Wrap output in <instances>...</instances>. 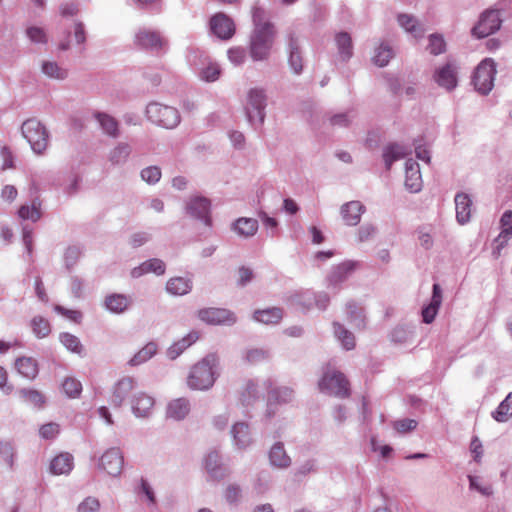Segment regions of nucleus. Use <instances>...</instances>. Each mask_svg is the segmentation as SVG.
Here are the masks:
<instances>
[{
  "mask_svg": "<svg viewBox=\"0 0 512 512\" xmlns=\"http://www.w3.org/2000/svg\"><path fill=\"white\" fill-rule=\"evenodd\" d=\"M264 11L260 8H254L253 20L255 22V29L251 37L250 53L254 60L265 59L272 46L274 31L269 23H260Z\"/></svg>",
  "mask_w": 512,
  "mask_h": 512,
  "instance_id": "f257e3e1",
  "label": "nucleus"
},
{
  "mask_svg": "<svg viewBox=\"0 0 512 512\" xmlns=\"http://www.w3.org/2000/svg\"><path fill=\"white\" fill-rule=\"evenodd\" d=\"M217 363L215 355H208L195 364L187 378V384L191 389L203 390L211 387L215 381L214 366Z\"/></svg>",
  "mask_w": 512,
  "mask_h": 512,
  "instance_id": "f03ea898",
  "label": "nucleus"
},
{
  "mask_svg": "<svg viewBox=\"0 0 512 512\" xmlns=\"http://www.w3.org/2000/svg\"><path fill=\"white\" fill-rule=\"evenodd\" d=\"M318 386L322 392L336 397L346 398L350 395V383L346 376L330 366L326 367Z\"/></svg>",
  "mask_w": 512,
  "mask_h": 512,
  "instance_id": "7ed1b4c3",
  "label": "nucleus"
},
{
  "mask_svg": "<svg viewBox=\"0 0 512 512\" xmlns=\"http://www.w3.org/2000/svg\"><path fill=\"white\" fill-rule=\"evenodd\" d=\"M21 132L36 154H42L46 150L49 137L48 131L40 121L35 118L24 121Z\"/></svg>",
  "mask_w": 512,
  "mask_h": 512,
  "instance_id": "20e7f679",
  "label": "nucleus"
},
{
  "mask_svg": "<svg viewBox=\"0 0 512 512\" xmlns=\"http://www.w3.org/2000/svg\"><path fill=\"white\" fill-rule=\"evenodd\" d=\"M149 120L164 128H173L180 122L177 109L160 103H150L146 108Z\"/></svg>",
  "mask_w": 512,
  "mask_h": 512,
  "instance_id": "39448f33",
  "label": "nucleus"
},
{
  "mask_svg": "<svg viewBox=\"0 0 512 512\" xmlns=\"http://www.w3.org/2000/svg\"><path fill=\"white\" fill-rule=\"evenodd\" d=\"M495 74L496 65L493 59L485 58L482 60L473 76L475 89L481 94H488L493 88Z\"/></svg>",
  "mask_w": 512,
  "mask_h": 512,
  "instance_id": "423d86ee",
  "label": "nucleus"
},
{
  "mask_svg": "<svg viewBox=\"0 0 512 512\" xmlns=\"http://www.w3.org/2000/svg\"><path fill=\"white\" fill-rule=\"evenodd\" d=\"M500 26L499 11L487 10L481 14L478 23L472 29V34L477 38H484L496 32Z\"/></svg>",
  "mask_w": 512,
  "mask_h": 512,
  "instance_id": "0eeeda50",
  "label": "nucleus"
},
{
  "mask_svg": "<svg viewBox=\"0 0 512 512\" xmlns=\"http://www.w3.org/2000/svg\"><path fill=\"white\" fill-rule=\"evenodd\" d=\"M266 97L262 90L252 89L248 94V101L246 105V113L250 122H259L260 124L264 121V109Z\"/></svg>",
  "mask_w": 512,
  "mask_h": 512,
  "instance_id": "6e6552de",
  "label": "nucleus"
},
{
  "mask_svg": "<svg viewBox=\"0 0 512 512\" xmlns=\"http://www.w3.org/2000/svg\"><path fill=\"white\" fill-rule=\"evenodd\" d=\"M198 317L211 325H231L236 322L233 312L224 308H204L198 311Z\"/></svg>",
  "mask_w": 512,
  "mask_h": 512,
  "instance_id": "1a4fd4ad",
  "label": "nucleus"
},
{
  "mask_svg": "<svg viewBox=\"0 0 512 512\" xmlns=\"http://www.w3.org/2000/svg\"><path fill=\"white\" fill-rule=\"evenodd\" d=\"M210 30L218 38L227 40L235 33V24L226 14L217 13L210 19Z\"/></svg>",
  "mask_w": 512,
  "mask_h": 512,
  "instance_id": "9d476101",
  "label": "nucleus"
},
{
  "mask_svg": "<svg viewBox=\"0 0 512 512\" xmlns=\"http://www.w3.org/2000/svg\"><path fill=\"white\" fill-rule=\"evenodd\" d=\"M123 456L118 448L107 450L100 459V467L111 476H118L123 468Z\"/></svg>",
  "mask_w": 512,
  "mask_h": 512,
  "instance_id": "9b49d317",
  "label": "nucleus"
},
{
  "mask_svg": "<svg viewBox=\"0 0 512 512\" xmlns=\"http://www.w3.org/2000/svg\"><path fill=\"white\" fill-rule=\"evenodd\" d=\"M435 82L447 91L453 90L457 86V68L452 63H446L438 68L434 73Z\"/></svg>",
  "mask_w": 512,
  "mask_h": 512,
  "instance_id": "f8f14e48",
  "label": "nucleus"
},
{
  "mask_svg": "<svg viewBox=\"0 0 512 512\" xmlns=\"http://www.w3.org/2000/svg\"><path fill=\"white\" fill-rule=\"evenodd\" d=\"M134 387L135 380L132 377L125 376L119 379L113 387L110 397L111 403L115 406H121Z\"/></svg>",
  "mask_w": 512,
  "mask_h": 512,
  "instance_id": "ddd939ff",
  "label": "nucleus"
},
{
  "mask_svg": "<svg viewBox=\"0 0 512 512\" xmlns=\"http://www.w3.org/2000/svg\"><path fill=\"white\" fill-rule=\"evenodd\" d=\"M365 212L364 205L359 201H350L343 204L340 208V214L344 223L348 226H356L362 214Z\"/></svg>",
  "mask_w": 512,
  "mask_h": 512,
  "instance_id": "4468645a",
  "label": "nucleus"
},
{
  "mask_svg": "<svg viewBox=\"0 0 512 512\" xmlns=\"http://www.w3.org/2000/svg\"><path fill=\"white\" fill-rule=\"evenodd\" d=\"M74 467V457L69 452L57 454L49 465V471L53 475H68Z\"/></svg>",
  "mask_w": 512,
  "mask_h": 512,
  "instance_id": "2eb2a0df",
  "label": "nucleus"
},
{
  "mask_svg": "<svg viewBox=\"0 0 512 512\" xmlns=\"http://www.w3.org/2000/svg\"><path fill=\"white\" fill-rule=\"evenodd\" d=\"M501 232L496 238V249L494 254L496 257L500 256L501 250L507 245L512 236V211H506L500 219Z\"/></svg>",
  "mask_w": 512,
  "mask_h": 512,
  "instance_id": "dca6fc26",
  "label": "nucleus"
},
{
  "mask_svg": "<svg viewBox=\"0 0 512 512\" xmlns=\"http://www.w3.org/2000/svg\"><path fill=\"white\" fill-rule=\"evenodd\" d=\"M405 186L411 192H418L422 188L419 164L413 160H408L405 164Z\"/></svg>",
  "mask_w": 512,
  "mask_h": 512,
  "instance_id": "f3484780",
  "label": "nucleus"
},
{
  "mask_svg": "<svg viewBox=\"0 0 512 512\" xmlns=\"http://www.w3.org/2000/svg\"><path fill=\"white\" fill-rule=\"evenodd\" d=\"M210 202L204 197H195L187 205L188 213L196 218L203 219L207 225L210 224Z\"/></svg>",
  "mask_w": 512,
  "mask_h": 512,
  "instance_id": "a211bd4d",
  "label": "nucleus"
},
{
  "mask_svg": "<svg viewBox=\"0 0 512 512\" xmlns=\"http://www.w3.org/2000/svg\"><path fill=\"white\" fill-rule=\"evenodd\" d=\"M136 44L143 49L159 50L165 42L157 32L141 30L136 35Z\"/></svg>",
  "mask_w": 512,
  "mask_h": 512,
  "instance_id": "6ab92c4d",
  "label": "nucleus"
},
{
  "mask_svg": "<svg viewBox=\"0 0 512 512\" xmlns=\"http://www.w3.org/2000/svg\"><path fill=\"white\" fill-rule=\"evenodd\" d=\"M154 403V398L145 392H138L131 401L133 412L140 417L148 416Z\"/></svg>",
  "mask_w": 512,
  "mask_h": 512,
  "instance_id": "aec40b11",
  "label": "nucleus"
},
{
  "mask_svg": "<svg viewBox=\"0 0 512 512\" xmlns=\"http://www.w3.org/2000/svg\"><path fill=\"white\" fill-rule=\"evenodd\" d=\"M472 200L465 193L455 196L456 218L460 224H466L471 218Z\"/></svg>",
  "mask_w": 512,
  "mask_h": 512,
  "instance_id": "412c9836",
  "label": "nucleus"
},
{
  "mask_svg": "<svg viewBox=\"0 0 512 512\" xmlns=\"http://www.w3.org/2000/svg\"><path fill=\"white\" fill-rule=\"evenodd\" d=\"M442 303V290L439 284L433 285L432 299L428 306L422 310L423 321L427 324L432 323L437 315L438 309Z\"/></svg>",
  "mask_w": 512,
  "mask_h": 512,
  "instance_id": "4be33fe9",
  "label": "nucleus"
},
{
  "mask_svg": "<svg viewBox=\"0 0 512 512\" xmlns=\"http://www.w3.org/2000/svg\"><path fill=\"white\" fill-rule=\"evenodd\" d=\"M153 272L157 275H162L165 272V264L162 260L153 258L143 262L140 266L135 267L131 271L132 277H140L145 273Z\"/></svg>",
  "mask_w": 512,
  "mask_h": 512,
  "instance_id": "5701e85b",
  "label": "nucleus"
},
{
  "mask_svg": "<svg viewBox=\"0 0 512 512\" xmlns=\"http://www.w3.org/2000/svg\"><path fill=\"white\" fill-rule=\"evenodd\" d=\"M253 318L263 324H278L283 318V310L278 307H272L262 310H256Z\"/></svg>",
  "mask_w": 512,
  "mask_h": 512,
  "instance_id": "b1692460",
  "label": "nucleus"
},
{
  "mask_svg": "<svg viewBox=\"0 0 512 512\" xmlns=\"http://www.w3.org/2000/svg\"><path fill=\"white\" fill-rule=\"evenodd\" d=\"M235 445L239 449L248 447L251 443L249 427L244 422H238L233 425L231 430Z\"/></svg>",
  "mask_w": 512,
  "mask_h": 512,
  "instance_id": "393cba45",
  "label": "nucleus"
},
{
  "mask_svg": "<svg viewBox=\"0 0 512 512\" xmlns=\"http://www.w3.org/2000/svg\"><path fill=\"white\" fill-rule=\"evenodd\" d=\"M270 463L278 468H287L291 464V458L287 455L283 444H274L269 452Z\"/></svg>",
  "mask_w": 512,
  "mask_h": 512,
  "instance_id": "a878e982",
  "label": "nucleus"
},
{
  "mask_svg": "<svg viewBox=\"0 0 512 512\" xmlns=\"http://www.w3.org/2000/svg\"><path fill=\"white\" fill-rule=\"evenodd\" d=\"M15 368L23 377L34 379L38 374V364L31 357H21L15 362Z\"/></svg>",
  "mask_w": 512,
  "mask_h": 512,
  "instance_id": "bb28decb",
  "label": "nucleus"
},
{
  "mask_svg": "<svg viewBox=\"0 0 512 512\" xmlns=\"http://www.w3.org/2000/svg\"><path fill=\"white\" fill-rule=\"evenodd\" d=\"M189 411V401L185 398H178L169 403L167 407V416L176 420H181L186 417Z\"/></svg>",
  "mask_w": 512,
  "mask_h": 512,
  "instance_id": "cd10ccee",
  "label": "nucleus"
},
{
  "mask_svg": "<svg viewBox=\"0 0 512 512\" xmlns=\"http://www.w3.org/2000/svg\"><path fill=\"white\" fill-rule=\"evenodd\" d=\"M233 230L242 237H251L258 230V222L253 218H239L233 224Z\"/></svg>",
  "mask_w": 512,
  "mask_h": 512,
  "instance_id": "c85d7f7f",
  "label": "nucleus"
},
{
  "mask_svg": "<svg viewBox=\"0 0 512 512\" xmlns=\"http://www.w3.org/2000/svg\"><path fill=\"white\" fill-rule=\"evenodd\" d=\"M130 305V299L123 294H111L105 298V307L113 313H122Z\"/></svg>",
  "mask_w": 512,
  "mask_h": 512,
  "instance_id": "c756f323",
  "label": "nucleus"
},
{
  "mask_svg": "<svg viewBox=\"0 0 512 512\" xmlns=\"http://www.w3.org/2000/svg\"><path fill=\"white\" fill-rule=\"evenodd\" d=\"M199 338V334L196 331H192L188 333L181 340L175 342L168 349V355L171 359H175L178 357L186 348L191 346L194 342H196Z\"/></svg>",
  "mask_w": 512,
  "mask_h": 512,
  "instance_id": "7c9ffc66",
  "label": "nucleus"
},
{
  "mask_svg": "<svg viewBox=\"0 0 512 512\" xmlns=\"http://www.w3.org/2000/svg\"><path fill=\"white\" fill-rule=\"evenodd\" d=\"M336 44L339 50L340 57L346 61L353 55L352 39L346 32H341L336 35Z\"/></svg>",
  "mask_w": 512,
  "mask_h": 512,
  "instance_id": "2f4dec72",
  "label": "nucleus"
},
{
  "mask_svg": "<svg viewBox=\"0 0 512 512\" xmlns=\"http://www.w3.org/2000/svg\"><path fill=\"white\" fill-rule=\"evenodd\" d=\"M270 358L268 350L262 348H251L246 350L244 354V360L247 364L252 366L260 365Z\"/></svg>",
  "mask_w": 512,
  "mask_h": 512,
  "instance_id": "473e14b6",
  "label": "nucleus"
},
{
  "mask_svg": "<svg viewBox=\"0 0 512 512\" xmlns=\"http://www.w3.org/2000/svg\"><path fill=\"white\" fill-rule=\"evenodd\" d=\"M398 23L415 38L423 36V29L418 25L417 20L412 15L400 14L398 16Z\"/></svg>",
  "mask_w": 512,
  "mask_h": 512,
  "instance_id": "72a5a7b5",
  "label": "nucleus"
},
{
  "mask_svg": "<svg viewBox=\"0 0 512 512\" xmlns=\"http://www.w3.org/2000/svg\"><path fill=\"white\" fill-rule=\"evenodd\" d=\"M166 289L173 295H184L191 289L190 281L182 277L171 278L167 284Z\"/></svg>",
  "mask_w": 512,
  "mask_h": 512,
  "instance_id": "f704fd0d",
  "label": "nucleus"
},
{
  "mask_svg": "<svg viewBox=\"0 0 512 512\" xmlns=\"http://www.w3.org/2000/svg\"><path fill=\"white\" fill-rule=\"evenodd\" d=\"M157 352V345L153 342L146 344L129 361L130 366H137L152 358Z\"/></svg>",
  "mask_w": 512,
  "mask_h": 512,
  "instance_id": "c9c22d12",
  "label": "nucleus"
},
{
  "mask_svg": "<svg viewBox=\"0 0 512 512\" xmlns=\"http://www.w3.org/2000/svg\"><path fill=\"white\" fill-rule=\"evenodd\" d=\"M219 455L217 452H211L205 459V468L210 476L214 479L224 477L225 473L219 464Z\"/></svg>",
  "mask_w": 512,
  "mask_h": 512,
  "instance_id": "e433bc0d",
  "label": "nucleus"
},
{
  "mask_svg": "<svg viewBox=\"0 0 512 512\" xmlns=\"http://www.w3.org/2000/svg\"><path fill=\"white\" fill-rule=\"evenodd\" d=\"M293 399V390L288 387H281L271 390L268 395L269 405L289 403Z\"/></svg>",
  "mask_w": 512,
  "mask_h": 512,
  "instance_id": "4c0bfd02",
  "label": "nucleus"
},
{
  "mask_svg": "<svg viewBox=\"0 0 512 512\" xmlns=\"http://www.w3.org/2000/svg\"><path fill=\"white\" fill-rule=\"evenodd\" d=\"M346 309L347 317L350 323L357 328H363L365 326V316L363 309L354 302L348 303Z\"/></svg>",
  "mask_w": 512,
  "mask_h": 512,
  "instance_id": "58836bf2",
  "label": "nucleus"
},
{
  "mask_svg": "<svg viewBox=\"0 0 512 512\" xmlns=\"http://www.w3.org/2000/svg\"><path fill=\"white\" fill-rule=\"evenodd\" d=\"M42 72L49 78L63 80L67 77L68 71L60 67L54 61H45L42 64Z\"/></svg>",
  "mask_w": 512,
  "mask_h": 512,
  "instance_id": "ea45409f",
  "label": "nucleus"
},
{
  "mask_svg": "<svg viewBox=\"0 0 512 512\" xmlns=\"http://www.w3.org/2000/svg\"><path fill=\"white\" fill-rule=\"evenodd\" d=\"M512 416V393L499 404L493 413V418L498 422H505Z\"/></svg>",
  "mask_w": 512,
  "mask_h": 512,
  "instance_id": "a19ab883",
  "label": "nucleus"
},
{
  "mask_svg": "<svg viewBox=\"0 0 512 512\" xmlns=\"http://www.w3.org/2000/svg\"><path fill=\"white\" fill-rule=\"evenodd\" d=\"M334 333L346 350H351L355 347L354 335L350 331L346 330L341 324L334 323Z\"/></svg>",
  "mask_w": 512,
  "mask_h": 512,
  "instance_id": "79ce46f5",
  "label": "nucleus"
},
{
  "mask_svg": "<svg viewBox=\"0 0 512 512\" xmlns=\"http://www.w3.org/2000/svg\"><path fill=\"white\" fill-rule=\"evenodd\" d=\"M40 202L34 200L31 206L22 205L18 210V215L21 219L37 221L41 217Z\"/></svg>",
  "mask_w": 512,
  "mask_h": 512,
  "instance_id": "37998d69",
  "label": "nucleus"
},
{
  "mask_svg": "<svg viewBox=\"0 0 512 512\" xmlns=\"http://www.w3.org/2000/svg\"><path fill=\"white\" fill-rule=\"evenodd\" d=\"M96 118L106 134L112 137L118 135V123L113 117L104 113H97Z\"/></svg>",
  "mask_w": 512,
  "mask_h": 512,
  "instance_id": "c03bdc74",
  "label": "nucleus"
},
{
  "mask_svg": "<svg viewBox=\"0 0 512 512\" xmlns=\"http://www.w3.org/2000/svg\"><path fill=\"white\" fill-rule=\"evenodd\" d=\"M405 155L403 147L393 144L386 147L383 153L384 162L387 169H390L392 163Z\"/></svg>",
  "mask_w": 512,
  "mask_h": 512,
  "instance_id": "a18cd8bd",
  "label": "nucleus"
},
{
  "mask_svg": "<svg viewBox=\"0 0 512 512\" xmlns=\"http://www.w3.org/2000/svg\"><path fill=\"white\" fill-rule=\"evenodd\" d=\"M62 389L68 397L77 398L82 392V384L74 377H66L62 382Z\"/></svg>",
  "mask_w": 512,
  "mask_h": 512,
  "instance_id": "49530a36",
  "label": "nucleus"
},
{
  "mask_svg": "<svg viewBox=\"0 0 512 512\" xmlns=\"http://www.w3.org/2000/svg\"><path fill=\"white\" fill-rule=\"evenodd\" d=\"M393 57V51L388 45L381 44L376 50L372 58L373 63L379 67H383L388 64L390 59Z\"/></svg>",
  "mask_w": 512,
  "mask_h": 512,
  "instance_id": "de8ad7c7",
  "label": "nucleus"
},
{
  "mask_svg": "<svg viewBox=\"0 0 512 512\" xmlns=\"http://www.w3.org/2000/svg\"><path fill=\"white\" fill-rule=\"evenodd\" d=\"M356 267V263L352 261H346L339 264L331 275V281L340 282L347 277Z\"/></svg>",
  "mask_w": 512,
  "mask_h": 512,
  "instance_id": "09e8293b",
  "label": "nucleus"
},
{
  "mask_svg": "<svg viewBox=\"0 0 512 512\" xmlns=\"http://www.w3.org/2000/svg\"><path fill=\"white\" fill-rule=\"evenodd\" d=\"M32 330L38 338H44L51 332L50 323L41 316L34 317L32 320Z\"/></svg>",
  "mask_w": 512,
  "mask_h": 512,
  "instance_id": "8fccbe9b",
  "label": "nucleus"
},
{
  "mask_svg": "<svg viewBox=\"0 0 512 512\" xmlns=\"http://www.w3.org/2000/svg\"><path fill=\"white\" fill-rule=\"evenodd\" d=\"M21 397L35 407L41 408L45 404V397L42 393L33 389L20 391Z\"/></svg>",
  "mask_w": 512,
  "mask_h": 512,
  "instance_id": "3c124183",
  "label": "nucleus"
},
{
  "mask_svg": "<svg viewBox=\"0 0 512 512\" xmlns=\"http://www.w3.org/2000/svg\"><path fill=\"white\" fill-rule=\"evenodd\" d=\"M61 343L71 352L81 354L83 347L79 341V339L70 333H61L60 334Z\"/></svg>",
  "mask_w": 512,
  "mask_h": 512,
  "instance_id": "603ef678",
  "label": "nucleus"
},
{
  "mask_svg": "<svg viewBox=\"0 0 512 512\" xmlns=\"http://www.w3.org/2000/svg\"><path fill=\"white\" fill-rule=\"evenodd\" d=\"M289 47H290L289 63L295 73H300L302 70V58H301L300 52L298 50V46L294 40H291L289 43Z\"/></svg>",
  "mask_w": 512,
  "mask_h": 512,
  "instance_id": "864d4df0",
  "label": "nucleus"
},
{
  "mask_svg": "<svg viewBox=\"0 0 512 512\" xmlns=\"http://www.w3.org/2000/svg\"><path fill=\"white\" fill-rule=\"evenodd\" d=\"M130 151V147L127 144L118 145L112 150L110 154L111 162L114 164L124 162L128 158Z\"/></svg>",
  "mask_w": 512,
  "mask_h": 512,
  "instance_id": "5fc2aeb1",
  "label": "nucleus"
},
{
  "mask_svg": "<svg viewBox=\"0 0 512 512\" xmlns=\"http://www.w3.org/2000/svg\"><path fill=\"white\" fill-rule=\"evenodd\" d=\"M60 432V427L55 422L44 424L39 429L41 438L46 440L54 439Z\"/></svg>",
  "mask_w": 512,
  "mask_h": 512,
  "instance_id": "6e6d98bb",
  "label": "nucleus"
},
{
  "mask_svg": "<svg viewBox=\"0 0 512 512\" xmlns=\"http://www.w3.org/2000/svg\"><path fill=\"white\" fill-rule=\"evenodd\" d=\"M141 178L149 184L156 183L161 178V170L157 166L147 167L141 171Z\"/></svg>",
  "mask_w": 512,
  "mask_h": 512,
  "instance_id": "4d7b16f0",
  "label": "nucleus"
},
{
  "mask_svg": "<svg viewBox=\"0 0 512 512\" xmlns=\"http://www.w3.org/2000/svg\"><path fill=\"white\" fill-rule=\"evenodd\" d=\"M26 34L28 38L34 43H46L48 40L46 32L40 27H29L26 30Z\"/></svg>",
  "mask_w": 512,
  "mask_h": 512,
  "instance_id": "13d9d810",
  "label": "nucleus"
},
{
  "mask_svg": "<svg viewBox=\"0 0 512 512\" xmlns=\"http://www.w3.org/2000/svg\"><path fill=\"white\" fill-rule=\"evenodd\" d=\"M0 157L2 160V170L14 168V154L8 146H2L0 149Z\"/></svg>",
  "mask_w": 512,
  "mask_h": 512,
  "instance_id": "bf43d9fd",
  "label": "nucleus"
},
{
  "mask_svg": "<svg viewBox=\"0 0 512 512\" xmlns=\"http://www.w3.org/2000/svg\"><path fill=\"white\" fill-rule=\"evenodd\" d=\"M428 49L431 54L438 55L445 51L444 39L439 35H431Z\"/></svg>",
  "mask_w": 512,
  "mask_h": 512,
  "instance_id": "052dcab7",
  "label": "nucleus"
},
{
  "mask_svg": "<svg viewBox=\"0 0 512 512\" xmlns=\"http://www.w3.org/2000/svg\"><path fill=\"white\" fill-rule=\"evenodd\" d=\"M100 503L94 497L85 498L77 507V512H98Z\"/></svg>",
  "mask_w": 512,
  "mask_h": 512,
  "instance_id": "680f3d73",
  "label": "nucleus"
},
{
  "mask_svg": "<svg viewBox=\"0 0 512 512\" xmlns=\"http://www.w3.org/2000/svg\"><path fill=\"white\" fill-rule=\"evenodd\" d=\"M393 427L399 433H408L417 427V421L414 419H401L395 421Z\"/></svg>",
  "mask_w": 512,
  "mask_h": 512,
  "instance_id": "e2e57ef3",
  "label": "nucleus"
},
{
  "mask_svg": "<svg viewBox=\"0 0 512 512\" xmlns=\"http://www.w3.org/2000/svg\"><path fill=\"white\" fill-rule=\"evenodd\" d=\"M470 486L481 494L489 496L492 494V487L489 484L482 485L479 477L469 476Z\"/></svg>",
  "mask_w": 512,
  "mask_h": 512,
  "instance_id": "0e129e2a",
  "label": "nucleus"
},
{
  "mask_svg": "<svg viewBox=\"0 0 512 512\" xmlns=\"http://www.w3.org/2000/svg\"><path fill=\"white\" fill-rule=\"evenodd\" d=\"M0 455L5 462V464L9 467L13 465V447L10 443H1L0 444Z\"/></svg>",
  "mask_w": 512,
  "mask_h": 512,
  "instance_id": "69168bd1",
  "label": "nucleus"
},
{
  "mask_svg": "<svg viewBox=\"0 0 512 512\" xmlns=\"http://www.w3.org/2000/svg\"><path fill=\"white\" fill-rule=\"evenodd\" d=\"M220 75V68L217 64H210L202 71V77L206 81H215Z\"/></svg>",
  "mask_w": 512,
  "mask_h": 512,
  "instance_id": "338daca9",
  "label": "nucleus"
},
{
  "mask_svg": "<svg viewBox=\"0 0 512 512\" xmlns=\"http://www.w3.org/2000/svg\"><path fill=\"white\" fill-rule=\"evenodd\" d=\"M329 122L330 125L333 127H347L350 124L351 120L347 114L341 113L332 116L329 119Z\"/></svg>",
  "mask_w": 512,
  "mask_h": 512,
  "instance_id": "774afa93",
  "label": "nucleus"
}]
</instances>
